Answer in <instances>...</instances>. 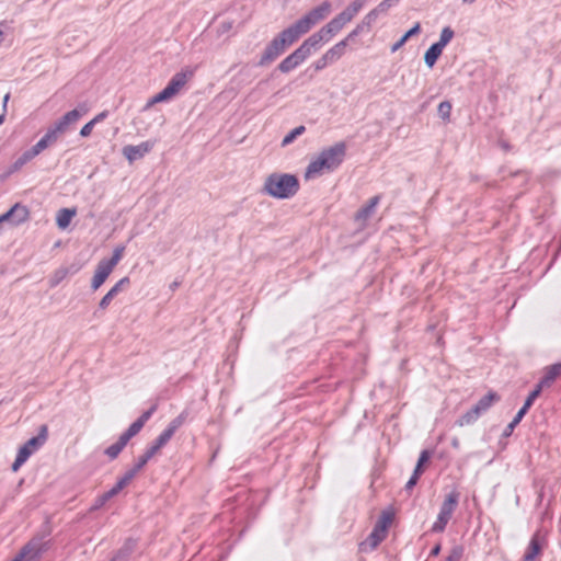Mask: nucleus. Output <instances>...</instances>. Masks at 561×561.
Masks as SVG:
<instances>
[{"instance_id":"nucleus-54","label":"nucleus","mask_w":561,"mask_h":561,"mask_svg":"<svg viewBox=\"0 0 561 561\" xmlns=\"http://www.w3.org/2000/svg\"><path fill=\"white\" fill-rule=\"evenodd\" d=\"M108 115V112L107 111H103L101 113H99L94 118L91 119V122H94V125L104 121Z\"/></svg>"},{"instance_id":"nucleus-24","label":"nucleus","mask_w":561,"mask_h":561,"mask_svg":"<svg viewBox=\"0 0 561 561\" xmlns=\"http://www.w3.org/2000/svg\"><path fill=\"white\" fill-rule=\"evenodd\" d=\"M79 271V267L70 266V267H60L56 270L53 276L49 279L50 287L57 286L61 283L69 274H75Z\"/></svg>"},{"instance_id":"nucleus-23","label":"nucleus","mask_w":561,"mask_h":561,"mask_svg":"<svg viewBox=\"0 0 561 561\" xmlns=\"http://www.w3.org/2000/svg\"><path fill=\"white\" fill-rule=\"evenodd\" d=\"M76 216V209L75 208H61L58 210L56 216V224L59 229H66L72 217Z\"/></svg>"},{"instance_id":"nucleus-60","label":"nucleus","mask_w":561,"mask_h":561,"mask_svg":"<svg viewBox=\"0 0 561 561\" xmlns=\"http://www.w3.org/2000/svg\"><path fill=\"white\" fill-rule=\"evenodd\" d=\"M9 98H10V94H9V93H7V94L4 95V98H3V104H2V106H3V112H5L7 103H8V101H9Z\"/></svg>"},{"instance_id":"nucleus-1","label":"nucleus","mask_w":561,"mask_h":561,"mask_svg":"<svg viewBox=\"0 0 561 561\" xmlns=\"http://www.w3.org/2000/svg\"><path fill=\"white\" fill-rule=\"evenodd\" d=\"M299 191V181L294 174L274 172L266 176L262 192L277 199H288Z\"/></svg>"},{"instance_id":"nucleus-13","label":"nucleus","mask_w":561,"mask_h":561,"mask_svg":"<svg viewBox=\"0 0 561 561\" xmlns=\"http://www.w3.org/2000/svg\"><path fill=\"white\" fill-rule=\"evenodd\" d=\"M323 172H332L329 164L325 162L324 158L319 153L314 159L310 161L306 169L305 176L307 179L319 175Z\"/></svg>"},{"instance_id":"nucleus-43","label":"nucleus","mask_w":561,"mask_h":561,"mask_svg":"<svg viewBox=\"0 0 561 561\" xmlns=\"http://www.w3.org/2000/svg\"><path fill=\"white\" fill-rule=\"evenodd\" d=\"M172 99L168 93L167 91L163 89L162 91H160L159 93H157L154 96H152L148 102L147 104L145 105L144 110H148L149 107H151L152 105L157 104V103H161V102H165L168 100Z\"/></svg>"},{"instance_id":"nucleus-37","label":"nucleus","mask_w":561,"mask_h":561,"mask_svg":"<svg viewBox=\"0 0 561 561\" xmlns=\"http://www.w3.org/2000/svg\"><path fill=\"white\" fill-rule=\"evenodd\" d=\"M36 154L30 149L25 150L13 163L12 169L14 171L21 169L25 163L34 159Z\"/></svg>"},{"instance_id":"nucleus-15","label":"nucleus","mask_w":561,"mask_h":561,"mask_svg":"<svg viewBox=\"0 0 561 561\" xmlns=\"http://www.w3.org/2000/svg\"><path fill=\"white\" fill-rule=\"evenodd\" d=\"M186 82H187V73L183 72V71L176 72L171 78V80L169 81V83L167 84L164 90L171 98H173L181 91V89L186 84Z\"/></svg>"},{"instance_id":"nucleus-63","label":"nucleus","mask_w":561,"mask_h":561,"mask_svg":"<svg viewBox=\"0 0 561 561\" xmlns=\"http://www.w3.org/2000/svg\"><path fill=\"white\" fill-rule=\"evenodd\" d=\"M474 1L476 0H462L463 3H469V4L473 3Z\"/></svg>"},{"instance_id":"nucleus-39","label":"nucleus","mask_w":561,"mask_h":561,"mask_svg":"<svg viewBox=\"0 0 561 561\" xmlns=\"http://www.w3.org/2000/svg\"><path fill=\"white\" fill-rule=\"evenodd\" d=\"M306 128L304 125H300L293 130H290L282 140V146L286 147L291 144L298 136L305 133Z\"/></svg>"},{"instance_id":"nucleus-46","label":"nucleus","mask_w":561,"mask_h":561,"mask_svg":"<svg viewBox=\"0 0 561 561\" xmlns=\"http://www.w3.org/2000/svg\"><path fill=\"white\" fill-rule=\"evenodd\" d=\"M463 556V547L462 546H454L450 550L448 557L444 561H460Z\"/></svg>"},{"instance_id":"nucleus-3","label":"nucleus","mask_w":561,"mask_h":561,"mask_svg":"<svg viewBox=\"0 0 561 561\" xmlns=\"http://www.w3.org/2000/svg\"><path fill=\"white\" fill-rule=\"evenodd\" d=\"M332 10L330 1H323L318 7L308 11L304 16L289 25L290 31L299 39L302 35L307 34L314 25L323 21Z\"/></svg>"},{"instance_id":"nucleus-20","label":"nucleus","mask_w":561,"mask_h":561,"mask_svg":"<svg viewBox=\"0 0 561 561\" xmlns=\"http://www.w3.org/2000/svg\"><path fill=\"white\" fill-rule=\"evenodd\" d=\"M399 3V0H382L376 8L370 10L366 15L375 23L377 19L386 14L387 11Z\"/></svg>"},{"instance_id":"nucleus-27","label":"nucleus","mask_w":561,"mask_h":561,"mask_svg":"<svg viewBox=\"0 0 561 561\" xmlns=\"http://www.w3.org/2000/svg\"><path fill=\"white\" fill-rule=\"evenodd\" d=\"M443 49H440L437 45L432 44L424 54V64L427 68L432 69L436 64L437 59L440 57Z\"/></svg>"},{"instance_id":"nucleus-35","label":"nucleus","mask_w":561,"mask_h":561,"mask_svg":"<svg viewBox=\"0 0 561 561\" xmlns=\"http://www.w3.org/2000/svg\"><path fill=\"white\" fill-rule=\"evenodd\" d=\"M454 35V30L450 26H445L440 32L439 39L434 43V45H437L440 49H444L453 39Z\"/></svg>"},{"instance_id":"nucleus-28","label":"nucleus","mask_w":561,"mask_h":561,"mask_svg":"<svg viewBox=\"0 0 561 561\" xmlns=\"http://www.w3.org/2000/svg\"><path fill=\"white\" fill-rule=\"evenodd\" d=\"M379 203V196H374L369 199L368 204L365 205L364 207H362L357 213H356V219L360 220H366L367 218H369L376 206L378 205Z\"/></svg>"},{"instance_id":"nucleus-14","label":"nucleus","mask_w":561,"mask_h":561,"mask_svg":"<svg viewBox=\"0 0 561 561\" xmlns=\"http://www.w3.org/2000/svg\"><path fill=\"white\" fill-rule=\"evenodd\" d=\"M167 444L168 442L164 439V437L159 435L152 445L136 461L138 463V468H144L147 462Z\"/></svg>"},{"instance_id":"nucleus-64","label":"nucleus","mask_w":561,"mask_h":561,"mask_svg":"<svg viewBox=\"0 0 561 561\" xmlns=\"http://www.w3.org/2000/svg\"><path fill=\"white\" fill-rule=\"evenodd\" d=\"M7 221V218H3V215L0 216V222Z\"/></svg>"},{"instance_id":"nucleus-48","label":"nucleus","mask_w":561,"mask_h":561,"mask_svg":"<svg viewBox=\"0 0 561 561\" xmlns=\"http://www.w3.org/2000/svg\"><path fill=\"white\" fill-rule=\"evenodd\" d=\"M80 117H81V112L79 110H71L61 116V118L66 123H68V125L76 123L77 121H79Z\"/></svg>"},{"instance_id":"nucleus-8","label":"nucleus","mask_w":561,"mask_h":561,"mask_svg":"<svg viewBox=\"0 0 561 561\" xmlns=\"http://www.w3.org/2000/svg\"><path fill=\"white\" fill-rule=\"evenodd\" d=\"M459 501V493L451 491L448 493L440 506L437 519L432 526L433 533H443L453 516Z\"/></svg>"},{"instance_id":"nucleus-4","label":"nucleus","mask_w":561,"mask_h":561,"mask_svg":"<svg viewBox=\"0 0 561 561\" xmlns=\"http://www.w3.org/2000/svg\"><path fill=\"white\" fill-rule=\"evenodd\" d=\"M48 427L43 424L39 426L38 434L25 442L18 450L15 460L12 463V471H18L20 467L30 458V456L42 447L47 440Z\"/></svg>"},{"instance_id":"nucleus-19","label":"nucleus","mask_w":561,"mask_h":561,"mask_svg":"<svg viewBox=\"0 0 561 561\" xmlns=\"http://www.w3.org/2000/svg\"><path fill=\"white\" fill-rule=\"evenodd\" d=\"M367 0H353L342 12L339 14L341 19L350 23L365 7Z\"/></svg>"},{"instance_id":"nucleus-26","label":"nucleus","mask_w":561,"mask_h":561,"mask_svg":"<svg viewBox=\"0 0 561 561\" xmlns=\"http://www.w3.org/2000/svg\"><path fill=\"white\" fill-rule=\"evenodd\" d=\"M500 397L495 392H489L488 394L483 396L474 405L473 408L477 409V411L482 414L486 412L494 401H497Z\"/></svg>"},{"instance_id":"nucleus-45","label":"nucleus","mask_w":561,"mask_h":561,"mask_svg":"<svg viewBox=\"0 0 561 561\" xmlns=\"http://www.w3.org/2000/svg\"><path fill=\"white\" fill-rule=\"evenodd\" d=\"M69 127L68 123H66L61 117L48 128L49 131H53L54 135L58 138L59 135L65 133Z\"/></svg>"},{"instance_id":"nucleus-2","label":"nucleus","mask_w":561,"mask_h":561,"mask_svg":"<svg viewBox=\"0 0 561 561\" xmlns=\"http://www.w3.org/2000/svg\"><path fill=\"white\" fill-rule=\"evenodd\" d=\"M297 41V36L289 27L284 28L265 46L257 65L263 67L272 64L285 53L287 47L291 46Z\"/></svg>"},{"instance_id":"nucleus-5","label":"nucleus","mask_w":561,"mask_h":561,"mask_svg":"<svg viewBox=\"0 0 561 561\" xmlns=\"http://www.w3.org/2000/svg\"><path fill=\"white\" fill-rule=\"evenodd\" d=\"M391 520L392 514L389 512H382L369 536L366 538V540L360 542V551L368 552L375 550L378 545L386 538L387 528Z\"/></svg>"},{"instance_id":"nucleus-40","label":"nucleus","mask_w":561,"mask_h":561,"mask_svg":"<svg viewBox=\"0 0 561 561\" xmlns=\"http://www.w3.org/2000/svg\"><path fill=\"white\" fill-rule=\"evenodd\" d=\"M142 426L140 425V422H133L129 427L121 435L123 439H125L127 443L129 439H131L135 435H137L141 431Z\"/></svg>"},{"instance_id":"nucleus-50","label":"nucleus","mask_w":561,"mask_h":561,"mask_svg":"<svg viewBox=\"0 0 561 561\" xmlns=\"http://www.w3.org/2000/svg\"><path fill=\"white\" fill-rule=\"evenodd\" d=\"M156 409L157 405H152L149 410L145 411L136 421L140 422V425L144 427L145 423L151 417Z\"/></svg>"},{"instance_id":"nucleus-56","label":"nucleus","mask_w":561,"mask_h":561,"mask_svg":"<svg viewBox=\"0 0 561 561\" xmlns=\"http://www.w3.org/2000/svg\"><path fill=\"white\" fill-rule=\"evenodd\" d=\"M104 494L111 500L112 497L118 494V491H116L115 486H113L108 491L104 492Z\"/></svg>"},{"instance_id":"nucleus-30","label":"nucleus","mask_w":561,"mask_h":561,"mask_svg":"<svg viewBox=\"0 0 561 561\" xmlns=\"http://www.w3.org/2000/svg\"><path fill=\"white\" fill-rule=\"evenodd\" d=\"M480 413L473 407L463 413L457 421L456 425L459 427L473 424L479 417Z\"/></svg>"},{"instance_id":"nucleus-42","label":"nucleus","mask_w":561,"mask_h":561,"mask_svg":"<svg viewBox=\"0 0 561 561\" xmlns=\"http://www.w3.org/2000/svg\"><path fill=\"white\" fill-rule=\"evenodd\" d=\"M542 389L543 387H540V385L538 383L536 388L528 394L520 409H524L525 412H527L529 408L533 405L534 401L539 397Z\"/></svg>"},{"instance_id":"nucleus-44","label":"nucleus","mask_w":561,"mask_h":561,"mask_svg":"<svg viewBox=\"0 0 561 561\" xmlns=\"http://www.w3.org/2000/svg\"><path fill=\"white\" fill-rule=\"evenodd\" d=\"M437 113H438V116L443 121H449L450 113H451V104H450V102H448V101L440 102L438 107H437Z\"/></svg>"},{"instance_id":"nucleus-10","label":"nucleus","mask_w":561,"mask_h":561,"mask_svg":"<svg viewBox=\"0 0 561 561\" xmlns=\"http://www.w3.org/2000/svg\"><path fill=\"white\" fill-rule=\"evenodd\" d=\"M320 154L324 158L332 171L336 170L343 162L346 154V145L339 141L333 146L323 149Z\"/></svg>"},{"instance_id":"nucleus-51","label":"nucleus","mask_w":561,"mask_h":561,"mask_svg":"<svg viewBox=\"0 0 561 561\" xmlns=\"http://www.w3.org/2000/svg\"><path fill=\"white\" fill-rule=\"evenodd\" d=\"M94 126H95V125H94V122H91V121H90V122H88L87 124H84V125L82 126V128L80 129V136H81V137H88V136H90Z\"/></svg>"},{"instance_id":"nucleus-11","label":"nucleus","mask_w":561,"mask_h":561,"mask_svg":"<svg viewBox=\"0 0 561 561\" xmlns=\"http://www.w3.org/2000/svg\"><path fill=\"white\" fill-rule=\"evenodd\" d=\"M152 147L153 144L150 141H144L136 146L128 145L123 148V154L129 162H134L147 154L152 149Z\"/></svg>"},{"instance_id":"nucleus-59","label":"nucleus","mask_w":561,"mask_h":561,"mask_svg":"<svg viewBox=\"0 0 561 561\" xmlns=\"http://www.w3.org/2000/svg\"><path fill=\"white\" fill-rule=\"evenodd\" d=\"M451 446H453L455 449H459V447H460V440H459V438H458V437H454V438L451 439Z\"/></svg>"},{"instance_id":"nucleus-57","label":"nucleus","mask_w":561,"mask_h":561,"mask_svg":"<svg viewBox=\"0 0 561 561\" xmlns=\"http://www.w3.org/2000/svg\"><path fill=\"white\" fill-rule=\"evenodd\" d=\"M439 552H440V543H437V545H435V546L433 547V549L431 550L430 556H432V557H436V556H438V554H439Z\"/></svg>"},{"instance_id":"nucleus-62","label":"nucleus","mask_w":561,"mask_h":561,"mask_svg":"<svg viewBox=\"0 0 561 561\" xmlns=\"http://www.w3.org/2000/svg\"><path fill=\"white\" fill-rule=\"evenodd\" d=\"M4 121V112L0 115V125L3 123Z\"/></svg>"},{"instance_id":"nucleus-22","label":"nucleus","mask_w":561,"mask_h":561,"mask_svg":"<svg viewBox=\"0 0 561 561\" xmlns=\"http://www.w3.org/2000/svg\"><path fill=\"white\" fill-rule=\"evenodd\" d=\"M374 24L375 23L367 15H365L363 18V20L360 21V23H358L355 26V28L352 32H350L348 35L343 41H346V44H347L348 41L355 38L359 34H362L364 32H369Z\"/></svg>"},{"instance_id":"nucleus-55","label":"nucleus","mask_w":561,"mask_h":561,"mask_svg":"<svg viewBox=\"0 0 561 561\" xmlns=\"http://www.w3.org/2000/svg\"><path fill=\"white\" fill-rule=\"evenodd\" d=\"M75 110H79L81 112V116L88 113L89 107L85 103H80Z\"/></svg>"},{"instance_id":"nucleus-52","label":"nucleus","mask_w":561,"mask_h":561,"mask_svg":"<svg viewBox=\"0 0 561 561\" xmlns=\"http://www.w3.org/2000/svg\"><path fill=\"white\" fill-rule=\"evenodd\" d=\"M107 501H110V499L103 493L95 500L91 510H98V508L102 507Z\"/></svg>"},{"instance_id":"nucleus-34","label":"nucleus","mask_w":561,"mask_h":561,"mask_svg":"<svg viewBox=\"0 0 561 561\" xmlns=\"http://www.w3.org/2000/svg\"><path fill=\"white\" fill-rule=\"evenodd\" d=\"M126 445L127 442L119 436L116 443L112 444L105 449V455L108 456L111 459H115Z\"/></svg>"},{"instance_id":"nucleus-58","label":"nucleus","mask_w":561,"mask_h":561,"mask_svg":"<svg viewBox=\"0 0 561 561\" xmlns=\"http://www.w3.org/2000/svg\"><path fill=\"white\" fill-rule=\"evenodd\" d=\"M114 486H115V490L118 491V493H119L126 485L124 484V482L121 479H118V481L115 483Z\"/></svg>"},{"instance_id":"nucleus-9","label":"nucleus","mask_w":561,"mask_h":561,"mask_svg":"<svg viewBox=\"0 0 561 561\" xmlns=\"http://www.w3.org/2000/svg\"><path fill=\"white\" fill-rule=\"evenodd\" d=\"M45 549L46 543L41 538H34L24 545L11 561H37Z\"/></svg>"},{"instance_id":"nucleus-7","label":"nucleus","mask_w":561,"mask_h":561,"mask_svg":"<svg viewBox=\"0 0 561 561\" xmlns=\"http://www.w3.org/2000/svg\"><path fill=\"white\" fill-rule=\"evenodd\" d=\"M346 21L341 19V15H335L330 22L322 26L319 31L308 37L312 46L318 50L322 43L329 42L336 35L345 25Z\"/></svg>"},{"instance_id":"nucleus-16","label":"nucleus","mask_w":561,"mask_h":561,"mask_svg":"<svg viewBox=\"0 0 561 561\" xmlns=\"http://www.w3.org/2000/svg\"><path fill=\"white\" fill-rule=\"evenodd\" d=\"M187 416V411L181 412L168 424V426L161 432L160 436L164 437V439L169 442L174 435V433L185 423Z\"/></svg>"},{"instance_id":"nucleus-17","label":"nucleus","mask_w":561,"mask_h":561,"mask_svg":"<svg viewBox=\"0 0 561 561\" xmlns=\"http://www.w3.org/2000/svg\"><path fill=\"white\" fill-rule=\"evenodd\" d=\"M112 268L105 265L103 262H99L94 272V275L91 280L92 290L99 289L102 284L106 280V278L112 273Z\"/></svg>"},{"instance_id":"nucleus-38","label":"nucleus","mask_w":561,"mask_h":561,"mask_svg":"<svg viewBox=\"0 0 561 561\" xmlns=\"http://www.w3.org/2000/svg\"><path fill=\"white\" fill-rule=\"evenodd\" d=\"M540 552V545L536 537H533L525 553L527 561H534Z\"/></svg>"},{"instance_id":"nucleus-41","label":"nucleus","mask_w":561,"mask_h":561,"mask_svg":"<svg viewBox=\"0 0 561 561\" xmlns=\"http://www.w3.org/2000/svg\"><path fill=\"white\" fill-rule=\"evenodd\" d=\"M430 457H431V453L427 449H424V450L421 451L419 460H417V463H416V466H415V468L413 470V473L415 476L421 477V474L423 473V468L422 467H423V465L425 462L428 461Z\"/></svg>"},{"instance_id":"nucleus-53","label":"nucleus","mask_w":561,"mask_h":561,"mask_svg":"<svg viewBox=\"0 0 561 561\" xmlns=\"http://www.w3.org/2000/svg\"><path fill=\"white\" fill-rule=\"evenodd\" d=\"M419 478H420L419 476H415L414 473H412V476L410 477V479L405 483L404 489L407 491H411L416 485Z\"/></svg>"},{"instance_id":"nucleus-12","label":"nucleus","mask_w":561,"mask_h":561,"mask_svg":"<svg viewBox=\"0 0 561 561\" xmlns=\"http://www.w3.org/2000/svg\"><path fill=\"white\" fill-rule=\"evenodd\" d=\"M30 217V210L26 206L16 203L7 213L3 214V218L12 221L13 225H20L25 222Z\"/></svg>"},{"instance_id":"nucleus-36","label":"nucleus","mask_w":561,"mask_h":561,"mask_svg":"<svg viewBox=\"0 0 561 561\" xmlns=\"http://www.w3.org/2000/svg\"><path fill=\"white\" fill-rule=\"evenodd\" d=\"M527 412H525L524 409H519L516 415L513 417V420L507 424L505 430L503 431L502 436L503 437H510L514 431V428L519 424L522 419Z\"/></svg>"},{"instance_id":"nucleus-33","label":"nucleus","mask_w":561,"mask_h":561,"mask_svg":"<svg viewBox=\"0 0 561 561\" xmlns=\"http://www.w3.org/2000/svg\"><path fill=\"white\" fill-rule=\"evenodd\" d=\"M125 251V245H117L112 254L111 259H103L101 262H103L105 265L111 267L112 270L117 265V263L122 260L123 254Z\"/></svg>"},{"instance_id":"nucleus-32","label":"nucleus","mask_w":561,"mask_h":561,"mask_svg":"<svg viewBox=\"0 0 561 561\" xmlns=\"http://www.w3.org/2000/svg\"><path fill=\"white\" fill-rule=\"evenodd\" d=\"M135 545L136 543L133 540L126 541V543L116 552L111 561H127L134 550Z\"/></svg>"},{"instance_id":"nucleus-29","label":"nucleus","mask_w":561,"mask_h":561,"mask_svg":"<svg viewBox=\"0 0 561 561\" xmlns=\"http://www.w3.org/2000/svg\"><path fill=\"white\" fill-rule=\"evenodd\" d=\"M421 31V25L420 23H415L409 31H407L398 42H396L392 46H391V53H394L397 51L398 49H400L405 43L407 41L419 34Z\"/></svg>"},{"instance_id":"nucleus-49","label":"nucleus","mask_w":561,"mask_h":561,"mask_svg":"<svg viewBox=\"0 0 561 561\" xmlns=\"http://www.w3.org/2000/svg\"><path fill=\"white\" fill-rule=\"evenodd\" d=\"M332 64L325 54H323L316 62L313 64L314 70L320 71L324 69L328 65Z\"/></svg>"},{"instance_id":"nucleus-6","label":"nucleus","mask_w":561,"mask_h":561,"mask_svg":"<svg viewBox=\"0 0 561 561\" xmlns=\"http://www.w3.org/2000/svg\"><path fill=\"white\" fill-rule=\"evenodd\" d=\"M317 49L312 46V43L307 38L299 47L278 64L277 69L282 73H288L300 66Z\"/></svg>"},{"instance_id":"nucleus-61","label":"nucleus","mask_w":561,"mask_h":561,"mask_svg":"<svg viewBox=\"0 0 561 561\" xmlns=\"http://www.w3.org/2000/svg\"><path fill=\"white\" fill-rule=\"evenodd\" d=\"M178 286H179V283H178V282H173V283L170 285V288H171L172 290H174L175 288H178Z\"/></svg>"},{"instance_id":"nucleus-21","label":"nucleus","mask_w":561,"mask_h":561,"mask_svg":"<svg viewBox=\"0 0 561 561\" xmlns=\"http://www.w3.org/2000/svg\"><path fill=\"white\" fill-rule=\"evenodd\" d=\"M561 374V364H553L546 368L543 377L538 382L540 387H549Z\"/></svg>"},{"instance_id":"nucleus-18","label":"nucleus","mask_w":561,"mask_h":561,"mask_svg":"<svg viewBox=\"0 0 561 561\" xmlns=\"http://www.w3.org/2000/svg\"><path fill=\"white\" fill-rule=\"evenodd\" d=\"M129 284V277L125 276L119 279L100 300L99 309L104 310L108 307L113 298L122 290L124 285Z\"/></svg>"},{"instance_id":"nucleus-47","label":"nucleus","mask_w":561,"mask_h":561,"mask_svg":"<svg viewBox=\"0 0 561 561\" xmlns=\"http://www.w3.org/2000/svg\"><path fill=\"white\" fill-rule=\"evenodd\" d=\"M142 468H138V463L136 462L133 468L128 469L124 476L121 478V480L124 482L125 485H127L135 477L136 474L141 470Z\"/></svg>"},{"instance_id":"nucleus-25","label":"nucleus","mask_w":561,"mask_h":561,"mask_svg":"<svg viewBox=\"0 0 561 561\" xmlns=\"http://www.w3.org/2000/svg\"><path fill=\"white\" fill-rule=\"evenodd\" d=\"M58 138L54 135L53 131L47 129L46 134L33 146L31 150L38 156L43 150H45L48 146L54 144Z\"/></svg>"},{"instance_id":"nucleus-31","label":"nucleus","mask_w":561,"mask_h":561,"mask_svg":"<svg viewBox=\"0 0 561 561\" xmlns=\"http://www.w3.org/2000/svg\"><path fill=\"white\" fill-rule=\"evenodd\" d=\"M346 46V41L342 39L339 43H336L333 47H331L329 50H327L325 55L329 58V60L333 64L343 56Z\"/></svg>"}]
</instances>
